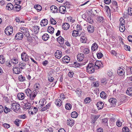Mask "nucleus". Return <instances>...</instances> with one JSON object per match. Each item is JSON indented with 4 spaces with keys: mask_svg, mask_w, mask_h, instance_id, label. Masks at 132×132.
I'll list each match as a JSON object with an SVG mask.
<instances>
[{
    "mask_svg": "<svg viewBox=\"0 0 132 132\" xmlns=\"http://www.w3.org/2000/svg\"><path fill=\"white\" fill-rule=\"evenodd\" d=\"M54 29L51 26L48 27L47 29V31L48 32L52 34H53L54 32Z\"/></svg>",
    "mask_w": 132,
    "mask_h": 132,
    "instance_id": "bb28decb",
    "label": "nucleus"
},
{
    "mask_svg": "<svg viewBox=\"0 0 132 132\" xmlns=\"http://www.w3.org/2000/svg\"><path fill=\"white\" fill-rule=\"evenodd\" d=\"M6 3L5 1L4 0H2L0 1V5L2 6L6 5Z\"/></svg>",
    "mask_w": 132,
    "mask_h": 132,
    "instance_id": "e2e57ef3",
    "label": "nucleus"
},
{
    "mask_svg": "<svg viewBox=\"0 0 132 132\" xmlns=\"http://www.w3.org/2000/svg\"><path fill=\"white\" fill-rule=\"evenodd\" d=\"M55 103L56 106L60 107L62 104V101L60 99H57L56 100Z\"/></svg>",
    "mask_w": 132,
    "mask_h": 132,
    "instance_id": "4be33fe9",
    "label": "nucleus"
},
{
    "mask_svg": "<svg viewBox=\"0 0 132 132\" xmlns=\"http://www.w3.org/2000/svg\"><path fill=\"white\" fill-rule=\"evenodd\" d=\"M45 132H53L52 129L51 128H49L45 130Z\"/></svg>",
    "mask_w": 132,
    "mask_h": 132,
    "instance_id": "774afa93",
    "label": "nucleus"
},
{
    "mask_svg": "<svg viewBox=\"0 0 132 132\" xmlns=\"http://www.w3.org/2000/svg\"><path fill=\"white\" fill-rule=\"evenodd\" d=\"M102 123L105 124L106 126L108 125V118H104L102 120Z\"/></svg>",
    "mask_w": 132,
    "mask_h": 132,
    "instance_id": "a18cd8bd",
    "label": "nucleus"
},
{
    "mask_svg": "<svg viewBox=\"0 0 132 132\" xmlns=\"http://www.w3.org/2000/svg\"><path fill=\"white\" fill-rule=\"evenodd\" d=\"M109 101L112 104H115L116 103L117 100L115 98H112L110 99L109 100Z\"/></svg>",
    "mask_w": 132,
    "mask_h": 132,
    "instance_id": "e433bc0d",
    "label": "nucleus"
},
{
    "mask_svg": "<svg viewBox=\"0 0 132 132\" xmlns=\"http://www.w3.org/2000/svg\"><path fill=\"white\" fill-rule=\"evenodd\" d=\"M78 31L76 30L73 31L72 34V36L76 37L79 36V34Z\"/></svg>",
    "mask_w": 132,
    "mask_h": 132,
    "instance_id": "37998d69",
    "label": "nucleus"
},
{
    "mask_svg": "<svg viewBox=\"0 0 132 132\" xmlns=\"http://www.w3.org/2000/svg\"><path fill=\"white\" fill-rule=\"evenodd\" d=\"M70 58L67 56H64L62 59V60L63 62L66 63H68L70 60Z\"/></svg>",
    "mask_w": 132,
    "mask_h": 132,
    "instance_id": "6ab92c4d",
    "label": "nucleus"
},
{
    "mask_svg": "<svg viewBox=\"0 0 132 132\" xmlns=\"http://www.w3.org/2000/svg\"><path fill=\"white\" fill-rule=\"evenodd\" d=\"M48 20L46 19H44L42 20L40 22V25L42 26H45L48 23Z\"/></svg>",
    "mask_w": 132,
    "mask_h": 132,
    "instance_id": "dca6fc26",
    "label": "nucleus"
},
{
    "mask_svg": "<svg viewBox=\"0 0 132 132\" xmlns=\"http://www.w3.org/2000/svg\"><path fill=\"white\" fill-rule=\"evenodd\" d=\"M76 92L79 97L81 96V94L82 93V91L81 89L77 88L76 90Z\"/></svg>",
    "mask_w": 132,
    "mask_h": 132,
    "instance_id": "c9c22d12",
    "label": "nucleus"
},
{
    "mask_svg": "<svg viewBox=\"0 0 132 132\" xmlns=\"http://www.w3.org/2000/svg\"><path fill=\"white\" fill-rule=\"evenodd\" d=\"M34 8L36 9L38 11H41L42 9V6L39 5H37L34 6Z\"/></svg>",
    "mask_w": 132,
    "mask_h": 132,
    "instance_id": "f704fd0d",
    "label": "nucleus"
},
{
    "mask_svg": "<svg viewBox=\"0 0 132 132\" xmlns=\"http://www.w3.org/2000/svg\"><path fill=\"white\" fill-rule=\"evenodd\" d=\"M23 37V34L21 32H18L15 36V39L18 40H21Z\"/></svg>",
    "mask_w": 132,
    "mask_h": 132,
    "instance_id": "6e6552de",
    "label": "nucleus"
},
{
    "mask_svg": "<svg viewBox=\"0 0 132 132\" xmlns=\"http://www.w3.org/2000/svg\"><path fill=\"white\" fill-rule=\"evenodd\" d=\"M55 55L56 58L60 59L62 55L61 52L58 50L56 51V52L55 53Z\"/></svg>",
    "mask_w": 132,
    "mask_h": 132,
    "instance_id": "1a4fd4ad",
    "label": "nucleus"
},
{
    "mask_svg": "<svg viewBox=\"0 0 132 132\" xmlns=\"http://www.w3.org/2000/svg\"><path fill=\"white\" fill-rule=\"evenodd\" d=\"M101 82L102 83H104L105 85L107 83V81L105 78H103L101 80Z\"/></svg>",
    "mask_w": 132,
    "mask_h": 132,
    "instance_id": "69168bd1",
    "label": "nucleus"
},
{
    "mask_svg": "<svg viewBox=\"0 0 132 132\" xmlns=\"http://www.w3.org/2000/svg\"><path fill=\"white\" fill-rule=\"evenodd\" d=\"M11 61L14 64H17L18 62V60L15 58L12 59Z\"/></svg>",
    "mask_w": 132,
    "mask_h": 132,
    "instance_id": "5fc2aeb1",
    "label": "nucleus"
},
{
    "mask_svg": "<svg viewBox=\"0 0 132 132\" xmlns=\"http://www.w3.org/2000/svg\"><path fill=\"white\" fill-rule=\"evenodd\" d=\"M5 62V59L3 55H0V63L3 64Z\"/></svg>",
    "mask_w": 132,
    "mask_h": 132,
    "instance_id": "72a5a7b5",
    "label": "nucleus"
},
{
    "mask_svg": "<svg viewBox=\"0 0 132 132\" xmlns=\"http://www.w3.org/2000/svg\"><path fill=\"white\" fill-rule=\"evenodd\" d=\"M53 70L50 71L48 73V77H53Z\"/></svg>",
    "mask_w": 132,
    "mask_h": 132,
    "instance_id": "680f3d73",
    "label": "nucleus"
},
{
    "mask_svg": "<svg viewBox=\"0 0 132 132\" xmlns=\"http://www.w3.org/2000/svg\"><path fill=\"white\" fill-rule=\"evenodd\" d=\"M26 65V64L23 63L21 62H20L19 64V67L21 69H24L25 68V67Z\"/></svg>",
    "mask_w": 132,
    "mask_h": 132,
    "instance_id": "79ce46f5",
    "label": "nucleus"
},
{
    "mask_svg": "<svg viewBox=\"0 0 132 132\" xmlns=\"http://www.w3.org/2000/svg\"><path fill=\"white\" fill-rule=\"evenodd\" d=\"M31 104L29 102L25 103L23 105V108L26 109H29L30 107Z\"/></svg>",
    "mask_w": 132,
    "mask_h": 132,
    "instance_id": "473e14b6",
    "label": "nucleus"
},
{
    "mask_svg": "<svg viewBox=\"0 0 132 132\" xmlns=\"http://www.w3.org/2000/svg\"><path fill=\"white\" fill-rule=\"evenodd\" d=\"M57 40L58 42L60 44H62L64 43V39L61 36L57 38Z\"/></svg>",
    "mask_w": 132,
    "mask_h": 132,
    "instance_id": "a211bd4d",
    "label": "nucleus"
},
{
    "mask_svg": "<svg viewBox=\"0 0 132 132\" xmlns=\"http://www.w3.org/2000/svg\"><path fill=\"white\" fill-rule=\"evenodd\" d=\"M94 64L91 63H89L86 68V70L89 73H92L95 71V69Z\"/></svg>",
    "mask_w": 132,
    "mask_h": 132,
    "instance_id": "f03ea898",
    "label": "nucleus"
},
{
    "mask_svg": "<svg viewBox=\"0 0 132 132\" xmlns=\"http://www.w3.org/2000/svg\"><path fill=\"white\" fill-rule=\"evenodd\" d=\"M5 29L6 30H8V31L12 33L13 31V28L11 26H9L7 27Z\"/></svg>",
    "mask_w": 132,
    "mask_h": 132,
    "instance_id": "ea45409f",
    "label": "nucleus"
},
{
    "mask_svg": "<svg viewBox=\"0 0 132 132\" xmlns=\"http://www.w3.org/2000/svg\"><path fill=\"white\" fill-rule=\"evenodd\" d=\"M91 47L92 51H94L97 49L98 46L96 43H94L93 44Z\"/></svg>",
    "mask_w": 132,
    "mask_h": 132,
    "instance_id": "393cba45",
    "label": "nucleus"
},
{
    "mask_svg": "<svg viewBox=\"0 0 132 132\" xmlns=\"http://www.w3.org/2000/svg\"><path fill=\"white\" fill-rule=\"evenodd\" d=\"M59 11L60 13L62 14L65 13L66 11V9L65 6H60L59 8Z\"/></svg>",
    "mask_w": 132,
    "mask_h": 132,
    "instance_id": "ddd939ff",
    "label": "nucleus"
},
{
    "mask_svg": "<svg viewBox=\"0 0 132 132\" xmlns=\"http://www.w3.org/2000/svg\"><path fill=\"white\" fill-rule=\"evenodd\" d=\"M21 121V120L18 119H16L14 121V123L18 126H19V123Z\"/></svg>",
    "mask_w": 132,
    "mask_h": 132,
    "instance_id": "09e8293b",
    "label": "nucleus"
},
{
    "mask_svg": "<svg viewBox=\"0 0 132 132\" xmlns=\"http://www.w3.org/2000/svg\"><path fill=\"white\" fill-rule=\"evenodd\" d=\"M86 21L89 23L92 24L93 23V20L91 19V16H88Z\"/></svg>",
    "mask_w": 132,
    "mask_h": 132,
    "instance_id": "a19ab883",
    "label": "nucleus"
},
{
    "mask_svg": "<svg viewBox=\"0 0 132 132\" xmlns=\"http://www.w3.org/2000/svg\"><path fill=\"white\" fill-rule=\"evenodd\" d=\"M106 94L104 91H102L100 94V97L103 98L105 99L106 98Z\"/></svg>",
    "mask_w": 132,
    "mask_h": 132,
    "instance_id": "4c0bfd02",
    "label": "nucleus"
},
{
    "mask_svg": "<svg viewBox=\"0 0 132 132\" xmlns=\"http://www.w3.org/2000/svg\"><path fill=\"white\" fill-rule=\"evenodd\" d=\"M17 97L18 99L22 100L24 98V94L23 93H19L17 94Z\"/></svg>",
    "mask_w": 132,
    "mask_h": 132,
    "instance_id": "f3484780",
    "label": "nucleus"
},
{
    "mask_svg": "<svg viewBox=\"0 0 132 132\" xmlns=\"http://www.w3.org/2000/svg\"><path fill=\"white\" fill-rule=\"evenodd\" d=\"M126 68L127 73H130L131 71V67L130 68V67L126 66Z\"/></svg>",
    "mask_w": 132,
    "mask_h": 132,
    "instance_id": "864d4df0",
    "label": "nucleus"
},
{
    "mask_svg": "<svg viewBox=\"0 0 132 132\" xmlns=\"http://www.w3.org/2000/svg\"><path fill=\"white\" fill-rule=\"evenodd\" d=\"M112 3L113 5V8L115 11H117L118 10L117 2L116 1H112Z\"/></svg>",
    "mask_w": 132,
    "mask_h": 132,
    "instance_id": "9b49d317",
    "label": "nucleus"
},
{
    "mask_svg": "<svg viewBox=\"0 0 132 132\" xmlns=\"http://www.w3.org/2000/svg\"><path fill=\"white\" fill-rule=\"evenodd\" d=\"M13 73L15 74H19L21 72L20 69L18 67H14L13 68Z\"/></svg>",
    "mask_w": 132,
    "mask_h": 132,
    "instance_id": "9d476101",
    "label": "nucleus"
},
{
    "mask_svg": "<svg viewBox=\"0 0 132 132\" xmlns=\"http://www.w3.org/2000/svg\"><path fill=\"white\" fill-rule=\"evenodd\" d=\"M21 58L22 60L25 62L29 60V57L27 54L25 52H23L21 54Z\"/></svg>",
    "mask_w": 132,
    "mask_h": 132,
    "instance_id": "39448f33",
    "label": "nucleus"
},
{
    "mask_svg": "<svg viewBox=\"0 0 132 132\" xmlns=\"http://www.w3.org/2000/svg\"><path fill=\"white\" fill-rule=\"evenodd\" d=\"M11 111V109H10L7 108L6 106H5L4 107V112L6 114L8 112H9Z\"/></svg>",
    "mask_w": 132,
    "mask_h": 132,
    "instance_id": "8fccbe9b",
    "label": "nucleus"
},
{
    "mask_svg": "<svg viewBox=\"0 0 132 132\" xmlns=\"http://www.w3.org/2000/svg\"><path fill=\"white\" fill-rule=\"evenodd\" d=\"M18 78L19 80L21 82L24 81L25 79V77L22 76V75L19 76L18 77Z\"/></svg>",
    "mask_w": 132,
    "mask_h": 132,
    "instance_id": "de8ad7c7",
    "label": "nucleus"
},
{
    "mask_svg": "<svg viewBox=\"0 0 132 132\" xmlns=\"http://www.w3.org/2000/svg\"><path fill=\"white\" fill-rule=\"evenodd\" d=\"M50 21L51 23L53 24H56V21L52 17L50 18Z\"/></svg>",
    "mask_w": 132,
    "mask_h": 132,
    "instance_id": "603ef678",
    "label": "nucleus"
},
{
    "mask_svg": "<svg viewBox=\"0 0 132 132\" xmlns=\"http://www.w3.org/2000/svg\"><path fill=\"white\" fill-rule=\"evenodd\" d=\"M87 29L88 32L90 33H92L94 30V27L93 26L89 25L87 27Z\"/></svg>",
    "mask_w": 132,
    "mask_h": 132,
    "instance_id": "aec40b11",
    "label": "nucleus"
},
{
    "mask_svg": "<svg viewBox=\"0 0 132 132\" xmlns=\"http://www.w3.org/2000/svg\"><path fill=\"white\" fill-rule=\"evenodd\" d=\"M128 12V15L131 16L132 15V8L131 7H129Z\"/></svg>",
    "mask_w": 132,
    "mask_h": 132,
    "instance_id": "4d7b16f0",
    "label": "nucleus"
},
{
    "mask_svg": "<svg viewBox=\"0 0 132 132\" xmlns=\"http://www.w3.org/2000/svg\"><path fill=\"white\" fill-rule=\"evenodd\" d=\"M51 12L54 13L57 12L58 11V9L57 7L54 5H52L51 7Z\"/></svg>",
    "mask_w": 132,
    "mask_h": 132,
    "instance_id": "412c9836",
    "label": "nucleus"
},
{
    "mask_svg": "<svg viewBox=\"0 0 132 132\" xmlns=\"http://www.w3.org/2000/svg\"><path fill=\"white\" fill-rule=\"evenodd\" d=\"M122 132H129L128 128L126 127H124L122 129Z\"/></svg>",
    "mask_w": 132,
    "mask_h": 132,
    "instance_id": "3c124183",
    "label": "nucleus"
},
{
    "mask_svg": "<svg viewBox=\"0 0 132 132\" xmlns=\"http://www.w3.org/2000/svg\"><path fill=\"white\" fill-rule=\"evenodd\" d=\"M63 28L65 30H68L70 27L69 24L67 23H65L62 25Z\"/></svg>",
    "mask_w": 132,
    "mask_h": 132,
    "instance_id": "cd10ccee",
    "label": "nucleus"
},
{
    "mask_svg": "<svg viewBox=\"0 0 132 132\" xmlns=\"http://www.w3.org/2000/svg\"><path fill=\"white\" fill-rule=\"evenodd\" d=\"M49 38V35L47 34H44L42 36L43 39L45 41L47 40Z\"/></svg>",
    "mask_w": 132,
    "mask_h": 132,
    "instance_id": "c756f323",
    "label": "nucleus"
},
{
    "mask_svg": "<svg viewBox=\"0 0 132 132\" xmlns=\"http://www.w3.org/2000/svg\"><path fill=\"white\" fill-rule=\"evenodd\" d=\"M74 67L75 68H77L78 67L81 65L80 64L77 63L76 62H74Z\"/></svg>",
    "mask_w": 132,
    "mask_h": 132,
    "instance_id": "0e129e2a",
    "label": "nucleus"
},
{
    "mask_svg": "<svg viewBox=\"0 0 132 132\" xmlns=\"http://www.w3.org/2000/svg\"><path fill=\"white\" fill-rule=\"evenodd\" d=\"M126 93L129 96H132V88L130 87L128 88L126 91Z\"/></svg>",
    "mask_w": 132,
    "mask_h": 132,
    "instance_id": "c85d7f7f",
    "label": "nucleus"
},
{
    "mask_svg": "<svg viewBox=\"0 0 132 132\" xmlns=\"http://www.w3.org/2000/svg\"><path fill=\"white\" fill-rule=\"evenodd\" d=\"M116 125L118 127H121L122 125V122H120L119 120H118L116 123Z\"/></svg>",
    "mask_w": 132,
    "mask_h": 132,
    "instance_id": "338daca9",
    "label": "nucleus"
},
{
    "mask_svg": "<svg viewBox=\"0 0 132 132\" xmlns=\"http://www.w3.org/2000/svg\"><path fill=\"white\" fill-rule=\"evenodd\" d=\"M97 57L98 59H99L102 58L103 57V55L101 53L99 52L97 54Z\"/></svg>",
    "mask_w": 132,
    "mask_h": 132,
    "instance_id": "bf43d9fd",
    "label": "nucleus"
},
{
    "mask_svg": "<svg viewBox=\"0 0 132 132\" xmlns=\"http://www.w3.org/2000/svg\"><path fill=\"white\" fill-rule=\"evenodd\" d=\"M84 58V55L83 54L80 53L77 56V59L79 61H83Z\"/></svg>",
    "mask_w": 132,
    "mask_h": 132,
    "instance_id": "2eb2a0df",
    "label": "nucleus"
},
{
    "mask_svg": "<svg viewBox=\"0 0 132 132\" xmlns=\"http://www.w3.org/2000/svg\"><path fill=\"white\" fill-rule=\"evenodd\" d=\"M19 4H15L14 5L15 7H14L13 10L14 11H19L21 9V6Z\"/></svg>",
    "mask_w": 132,
    "mask_h": 132,
    "instance_id": "b1692460",
    "label": "nucleus"
},
{
    "mask_svg": "<svg viewBox=\"0 0 132 132\" xmlns=\"http://www.w3.org/2000/svg\"><path fill=\"white\" fill-rule=\"evenodd\" d=\"M104 104L101 102H98L96 104V105L98 110L102 109L104 106Z\"/></svg>",
    "mask_w": 132,
    "mask_h": 132,
    "instance_id": "f8f14e48",
    "label": "nucleus"
},
{
    "mask_svg": "<svg viewBox=\"0 0 132 132\" xmlns=\"http://www.w3.org/2000/svg\"><path fill=\"white\" fill-rule=\"evenodd\" d=\"M35 87V89L34 90H37L38 91H39V88H40V85L38 84H35L34 86Z\"/></svg>",
    "mask_w": 132,
    "mask_h": 132,
    "instance_id": "6e6d98bb",
    "label": "nucleus"
},
{
    "mask_svg": "<svg viewBox=\"0 0 132 132\" xmlns=\"http://www.w3.org/2000/svg\"><path fill=\"white\" fill-rule=\"evenodd\" d=\"M125 68H119V69L117 70V72L118 75L120 76H122L124 75L125 71Z\"/></svg>",
    "mask_w": 132,
    "mask_h": 132,
    "instance_id": "0eeeda50",
    "label": "nucleus"
},
{
    "mask_svg": "<svg viewBox=\"0 0 132 132\" xmlns=\"http://www.w3.org/2000/svg\"><path fill=\"white\" fill-rule=\"evenodd\" d=\"M67 124L69 126L71 127L74 125V120H71L70 119H68L67 120Z\"/></svg>",
    "mask_w": 132,
    "mask_h": 132,
    "instance_id": "a878e982",
    "label": "nucleus"
},
{
    "mask_svg": "<svg viewBox=\"0 0 132 132\" xmlns=\"http://www.w3.org/2000/svg\"><path fill=\"white\" fill-rule=\"evenodd\" d=\"M74 73L71 71H70L68 73V76L70 78H72L73 77Z\"/></svg>",
    "mask_w": 132,
    "mask_h": 132,
    "instance_id": "13d9d810",
    "label": "nucleus"
},
{
    "mask_svg": "<svg viewBox=\"0 0 132 132\" xmlns=\"http://www.w3.org/2000/svg\"><path fill=\"white\" fill-rule=\"evenodd\" d=\"M6 9L8 10H11L13 9L14 7L13 5L11 3H8L6 5Z\"/></svg>",
    "mask_w": 132,
    "mask_h": 132,
    "instance_id": "5701e85b",
    "label": "nucleus"
},
{
    "mask_svg": "<svg viewBox=\"0 0 132 132\" xmlns=\"http://www.w3.org/2000/svg\"><path fill=\"white\" fill-rule=\"evenodd\" d=\"M103 20L104 18L103 17L98 16L97 17V22H103Z\"/></svg>",
    "mask_w": 132,
    "mask_h": 132,
    "instance_id": "49530a36",
    "label": "nucleus"
},
{
    "mask_svg": "<svg viewBox=\"0 0 132 132\" xmlns=\"http://www.w3.org/2000/svg\"><path fill=\"white\" fill-rule=\"evenodd\" d=\"M65 107L66 109L70 110L72 108V106L70 104L68 103L66 104Z\"/></svg>",
    "mask_w": 132,
    "mask_h": 132,
    "instance_id": "c03bdc74",
    "label": "nucleus"
},
{
    "mask_svg": "<svg viewBox=\"0 0 132 132\" xmlns=\"http://www.w3.org/2000/svg\"><path fill=\"white\" fill-rule=\"evenodd\" d=\"M20 31L26 36L28 37L30 36V34L28 28L22 27H20Z\"/></svg>",
    "mask_w": 132,
    "mask_h": 132,
    "instance_id": "7ed1b4c3",
    "label": "nucleus"
},
{
    "mask_svg": "<svg viewBox=\"0 0 132 132\" xmlns=\"http://www.w3.org/2000/svg\"><path fill=\"white\" fill-rule=\"evenodd\" d=\"M11 105L12 109L15 112L18 110L20 108L19 104L15 103H13Z\"/></svg>",
    "mask_w": 132,
    "mask_h": 132,
    "instance_id": "20e7f679",
    "label": "nucleus"
},
{
    "mask_svg": "<svg viewBox=\"0 0 132 132\" xmlns=\"http://www.w3.org/2000/svg\"><path fill=\"white\" fill-rule=\"evenodd\" d=\"M80 48L82 50V52L85 54H88L90 50L88 48H85L84 46H81Z\"/></svg>",
    "mask_w": 132,
    "mask_h": 132,
    "instance_id": "4468645a",
    "label": "nucleus"
},
{
    "mask_svg": "<svg viewBox=\"0 0 132 132\" xmlns=\"http://www.w3.org/2000/svg\"><path fill=\"white\" fill-rule=\"evenodd\" d=\"M39 26H36L34 27L33 30L35 34H37L39 31Z\"/></svg>",
    "mask_w": 132,
    "mask_h": 132,
    "instance_id": "2f4dec72",
    "label": "nucleus"
},
{
    "mask_svg": "<svg viewBox=\"0 0 132 132\" xmlns=\"http://www.w3.org/2000/svg\"><path fill=\"white\" fill-rule=\"evenodd\" d=\"M91 100L90 98L87 97L85 98L84 100L85 102L86 103H89L91 101Z\"/></svg>",
    "mask_w": 132,
    "mask_h": 132,
    "instance_id": "052dcab7",
    "label": "nucleus"
},
{
    "mask_svg": "<svg viewBox=\"0 0 132 132\" xmlns=\"http://www.w3.org/2000/svg\"><path fill=\"white\" fill-rule=\"evenodd\" d=\"M81 34L80 35V36H81L80 38L81 41L83 43H85L86 42L87 39L86 37L84 36H82V35H81Z\"/></svg>",
    "mask_w": 132,
    "mask_h": 132,
    "instance_id": "7c9ffc66",
    "label": "nucleus"
},
{
    "mask_svg": "<svg viewBox=\"0 0 132 132\" xmlns=\"http://www.w3.org/2000/svg\"><path fill=\"white\" fill-rule=\"evenodd\" d=\"M71 116L72 118H76L77 117L78 115L76 112L74 111L72 112L71 114Z\"/></svg>",
    "mask_w": 132,
    "mask_h": 132,
    "instance_id": "58836bf2",
    "label": "nucleus"
},
{
    "mask_svg": "<svg viewBox=\"0 0 132 132\" xmlns=\"http://www.w3.org/2000/svg\"><path fill=\"white\" fill-rule=\"evenodd\" d=\"M25 91L27 96L31 101L34 100L37 93L39 92V91L37 90H34L32 91L29 88L26 89Z\"/></svg>",
    "mask_w": 132,
    "mask_h": 132,
    "instance_id": "f257e3e1",
    "label": "nucleus"
},
{
    "mask_svg": "<svg viewBox=\"0 0 132 132\" xmlns=\"http://www.w3.org/2000/svg\"><path fill=\"white\" fill-rule=\"evenodd\" d=\"M94 65L95 68L98 69L102 68L103 67V64L101 62L98 61H97L96 62H95Z\"/></svg>",
    "mask_w": 132,
    "mask_h": 132,
    "instance_id": "423d86ee",
    "label": "nucleus"
}]
</instances>
